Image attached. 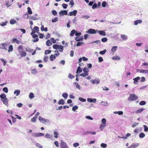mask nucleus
I'll return each instance as SVG.
<instances>
[{
    "label": "nucleus",
    "mask_w": 148,
    "mask_h": 148,
    "mask_svg": "<svg viewBox=\"0 0 148 148\" xmlns=\"http://www.w3.org/2000/svg\"><path fill=\"white\" fill-rule=\"evenodd\" d=\"M98 30H95V29H89L86 33L89 34H95L97 32Z\"/></svg>",
    "instance_id": "20e7f679"
},
{
    "label": "nucleus",
    "mask_w": 148,
    "mask_h": 148,
    "mask_svg": "<svg viewBox=\"0 0 148 148\" xmlns=\"http://www.w3.org/2000/svg\"><path fill=\"white\" fill-rule=\"evenodd\" d=\"M143 127L144 128V130L145 132H147L148 131V127L146 125H143Z\"/></svg>",
    "instance_id": "bf43d9fd"
},
{
    "label": "nucleus",
    "mask_w": 148,
    "mask_h": 148,
    "mask_svg": "<svg viewBox=\"0 0 148 148\" xmlns=\"http://www.w3.org/2000/svg\"><path fill=\"white\" fill-rule=\"evenodd\" d=\"M3 91L6 93H7L8 92V88L6 87L3 88Z\"/></svg>",
    "instance_id": "e2e57ef3"
},
{
    "label": "nucleus",
    "mask_w": 148,
    "mask_h": 148,
    "mask_svg": "<svg viewBox=\"0 0 148 148\" xmlns=\"http://www.w3.org/2000/svg\"><path fill=\"white\" fill-rule=\"evenodd\" d=\"M19 53H20V55L21 56V57H25L26 55V53L25 52L23 51H19Z\"/></svg>",
    "instance_id": "ddd939ff"
},
{
    "label": "nucleus",
    "mask_w": 148,
    "mask_h": 148,
    "mask_svg": "<svg viewBox=\"0 0 148 148\" xmlns=\"http://www.w3.org/2000/svg\"><path fill=\"white\" fill-rule=\"evenodd\" d=\"M97 32H98L99 34L101 35L105 36L106 35V33L103 31H98V30Z\"/></svg>",
    "instance_id": "412c9836"
},
{
    "label": "nucleus",
    "mask_w": 148,
    "mask_h": 148,
    "mask_svg": "<svg viewBox=\"0 0 148 148\" xmlns=\"http://www.w3.org/2000/svg\"><path fill=\"white\" fill-rule=\"evenodd\" d=\"M90 82L92 84H95L96 83L97 84H99L100 83V80L99 79L93 80L91 79L90 80Z\"/></svg>",
    "instance_id": "9b49d317"
},
{
    "label": "nucleus",
    "mask_w": 148,
    "mask_h": 148,
    "mask_svg": "<svg viewBox=\"0 0 148 148\" xmlns=\"http://www.w3.org/2000/svg\"><path fill=\"white\" fill-rule=\"evenodd\" d=\"M142 21L141 20H137L134 21V24L135 25H137L138 24H140L142 23Z\"/></svg>",
    "instance_id": "a211bd4d"
},
{
    "label": "nucleus",
    "mask_w": 148,
    "mask_h": 148,
    "mask_svg": "<svg viewBox=\"0 0 148 148\" xmlns=\"http://www.w3.org/2000/svg\"><path fill=\"white\" fill-rule=\"evenodd\" d=\"M75 77L74 76L72 75L71 73H69V74L68 77L70 79H72Z\"/></svg>",
    "instance_id": "a18cd8bd"
},
{
    "label": "nucleus",
    "mask_w": 148,
    "mask_h": 148,
    "mask_svg": "<svg viewBox=\"0 0 148 148\" xmlns=\"http://www.w3.org/2000/svg\"><path fill=\"white\" fill-rule=\"evenodd\" d=\"M31 73L33 74L34 75L36 74L37 73V71L35 69L32 70H31Z\"/></svg>",
    "instance_id": "79ce46f5"
},
{
    "label": "nucleus",
    "mask_w": 148,
    "mask_h": 148,
    "mask_svg": "<svg viewBox=\"0 0 148 148\" xmlns=\"http://www.w3.org/2000/svg\"><path fill=\"white\" fill-rule=\"evenodd\" d=\"M96 43L97 44H100V43H101V41L99 40H97L95 41H93V42H91L90 43V44H92V43Z\"/></svg>",
    "instance_id": "4c0bfd02"
},
{
    "label": "nucleus",
    "mask_w": 148,
    "mask_h": 148,
    "mask_svg": "<svg viewBox=\"0 0 148 148\" xmlns=\"http://www.w3.org/2000/svg\"><path fill=\"white\" fill-rule=\"evenodd\" d=\"M120 58L118 56H115L112 57V59L113 60H119L120 59Z\"/></svg>",
    "instance_id": "ea45409f"
},
{
    "label": "nucleus",
    "mask_w": 148,
    "mask_h": 148,
    "mask_svg": "<svg viewBox=\"0 0 148 148\" xmlns=\"http://www.w3.org/2000/svg\"><path fill=\"white\" fill-rule=\"evenodd\" d=\"M83 39L84 38L83 36L81 37L80 38H79V37L77 36L75 38V40L77 41H82L83 40Z\"/></svg>",
    "instance_id": "4be33fe9"
},
{
    "label": "nucleus",
    "mask_w": 148,
    "mask_h": 148,
    "mask_svg": "<svg viewBox=\"0 0 148 148\" xmlns=\"http://www.w3.org/2000/svg\"><path fill=\"white\" fill-rule=\"evenodd\" d=\"M20 90H15L14 92V93L16 95V96H18L20 94Z\"/></svg>",
    "instance_id": "b1692460"
},
{
    "label": "nucleus",
    "mask_w": 148,
    "mask_h": 148,
    "mask_svg": "<svg viewBox=\"0 0 148 148\" xmlns=\"http://www.w3.org/2000/svg\"><path fill=\"white\" fill-rule=\"evenodd\" d=\"M77 11L76 10H73V11L70 12L69 14H68V16H75L77 13Z\"/></svg>",
    "instance_id": "423d86ee"
},
{
    "label": "nucleus",
    "mask_w": 148,
    "mask_h": 148,
    "mask_svg": "<svg viewBox=\"0 0 148 148\" xmlns=\"http://www.w3.org/2000/svg\"><path fill=\"white\" fill-rule=\"evenodd\" d=\"M36 146L39 148H42V146L40 144L38 143H36Z\"/></svg>",
    "instance_id": "774afa93"
},
{
    "label": "nucleus",
    "mask_w": 148,
    "mask_h": 148,
    "mask_svg": "<svg viewBox=\"0 0 148 148\" xmlns=\"http://www.w3.org/2000/svg\"><path fill=\"white\" fill-rule=\"evenodd\" d=\"M63 46L62 45H59L58 49L60 52H63Z\"/></svg>",
    "instance_id": "c85d7f7f"
},
{
    "label": "nucleus",
    "mask_w": 148,
    "mask_h": 148,
    "mask_svg": "<svg viewBox=\"0 0 148 148\" xmlns=\"http://www.w3.org/2000/svg\"><path fill=\"white\" fill-rule=\"evenodd\" d=\"M101 147L103 148H106L107 147V145L106 144L102 143L101 144Z\"/></svg>",
    "instance_id": "58836bf2"
},
{
    "label": "nucleus",
    "mask_w": 148,
    "mask_h": 148,
    "mask_svg": "<svg viewBox=\"0 0 148 148\" xmlns=\"http://www.w3.org/2000/svg\"><path fill=\"white\" fill-rule=\"evenodd\" d=\"M82 71V70L81 69V67L80 66H79L77 67V69L76 71V73H81Z\"/></svg>",
    "instance_id": "a878e982"
},
{
    "label": "nucleus",
    "mask_w": 148,
    "mask_h": 148,
    "mask_svg": "<svg viewBox=\"0 0 148 148\" xmlns=\"http://www.w3.org/2000/svg\"><path fill=\"white\" fill-rule=\"evenodd\" d=\"M23 17L25 18H27L29 17V15L28 14L26 13L23 14Z\"/></svg>",
    "instance_id": "09e8293b"
},
{
    "label": "nucleus",
    "mask_w": 148,
    "mask_h": 148,
    "mask_svg": "<svg viewBox=\"0 0 148 148\" xmlns=\"http://www.w3.org/2000/svg\"><path fill=\"white\" fill-rule=\"evenodd\" d=\"M144 110V109L141 108L137 110L135 112L136 113H141Z\"/></svg>",
    "instance_id": "e433bc0d"
},
{
    "label": "nucleus",
    "mask_w": 148,
    "mask_h": 148,
    "mask_svg": "<svg viewBox=\"0 0 148 148\" xmlns=\"http://www.w3.org/2000/svg\"><path fill=\"white\" fill-rule=\"evenodd\" d=\"M39 120L41 123H50V121L49 119L42 118L41 116L39 117Z\"/></svg>",
    "instance_id": "f03ea898"
},
{
    "label": "nucleus",
    "mask_w": 148,
    "mask_h": 148,
    "mask_svg": "<svg viewBox=\"0 0 148 148\" xmlns=\"http://www.w3.org/2000/svg\"><path fill=\"white\" fill-rule=\"evenodd\" d=\"M29 19H31L32 20H38V19L36 17H35L34 16H33L29 17Z\"/></svg>",
    "instance_id": "603ef678"
},
{
    "label": "nucleus",
    "mask_w": 148,
    "mask_h": 148,
    "mask_svg": "<svg viewBox=\"0 0 148 148\" xmlns=\"http://www.w3.org/2000/svg\"><path fill=\"white\" fill-rule=\"evenodd\" d=\"M58 103L59 105H64V101L63 99H60L58 101Z\"/></svg>",
    "instance_id": "393cba45"
},
{
    "label": "nucleus",
    "mask_w": 148,
    "mask_h": 148,
    "mask_svg": "<svg viewBox=\"0 0 148 148\" xmlns=\"http://www.w3.org/2000/svg\"><path fill=\"white\" fill-rule=\"evenodd\" d=\"M59 46V45L57 44H54L53 45V49H58Z\"/></svg>",
    "instance_id": "37998d69"
},
{
    "label": "nucleus",
    "mask_w": 148,
    "mask_h": 148,
    "mask_svg": "<svg viewBox=\"0 0 148 148\" xmlns=\"http://www.w3.org/2000/svg\"><path fill=\"white\" fill-rule=\"evenodd\" d=\"M117 46H114L112 47L111 50L112 53H114L115 51L117 50Z\"/></svg>",
    "instance_id": "4468645a"
},
{
    "label": "nucleus",
    "mask_w": 148,
    "mask_h": 148,
    "mask_svg": "<svg viewBox=\"0 0 148 148\" xmlns=\"http://www.w3.org/2000/svg\"><path fill=\"white\" fill-rule=\"evenodd\" d=\"M59 14L60 16L67 15V12L66 10H61L59 12Z\"/></svg>",
    "instance_id": "0eeeda50"
},
{
    "label": "nucleus",
    "mask_w": 148,
    "mask_h": 148,
    "mask_svg": "<svg viewBox=\"0 0 148 148\" xmlns=\"http://www.w3.org/2000/svg\"><path fill=\"white\" fill-rule=\"evenodd\" d=\"M32 135L34 137H41L43 136L44 134L41 133H32Z\"/></svg>",
    "instance_id": "7ed1b4c3"
},
{
    "label": "nucleus",
    "mask_w": 148,
    "mask_h": 148,
    "mask_svg": "<svg viewBox=\"0 0 148 148\" xmlns=\"http://www.w3.org/2000/svg\"><path fill=\"white\" fill-rule=\"evenodd\" d=\"M52 14L54 16H56L57 14V12L54 10H53L51 11Z\"/></svg>",
    "instance_id": "4d7b16f0"
},
{
    "label": "nucleus",
    "mask_w": 148,
    "mask_h": 148,
    "mask_svg": "<svg viewBox=\"0 0 148 148\" xmlns=\"http://www.w3.org/2000/svg\"><path fill=\"white\" fill-rule=\"evenodd\" d=\"M145 136V134L143 132L140 133L139 135V137L140 138H143Z\"/></svg>",
    "instance_id": "c9c22d12"
},
{
    "label": "nucleus",
    "mask_w": 148,
    "mask_h": 148,
    "mask_svg": "<svg viewBox=\"0 0 148 148\" xmlns=\"http://www.w3.org/2000/svg\"><path fill=\"white\" fill-rule=\"evenodd\" d=\"M139 145L138 143H133L127 148H135L138 147Z\"/></svg>",
    "instance_id": "6e6552de"
},
{
    "label": "nucleus",
    "mask_w": 148,
    "mask_h": 148,
    "mask_svg": "<svg viewBox=\"0 0 148 148\" xmlns=\"http://www.w3.org/2000/svg\"><path fill=\"white\" fill-rule=\"evenodd\" d=\"M106 126V124H101L100 127V129L101 131L103 130L104 127Z\"/></svg>",
    "instance_id": "c756f323"
},
{
    "label": "nucleus",
    "mask_w": 148,
    "mask_h": 148,
    "mask_svg": "<svg viewBox=\"0 0 148 148\" xmlns=\"http://www.w3.org/2000/svg\"><path fill=\"white\" fill-rule=\"evenodd\" d=\"M13 46L12 45H10L9 47V49L8 50V52H10V51H12L13 50Z\"/></svg>",
    "instance_id": "3c124183"
},
{
    "label": "nucleus",
    "mask_w": 148,
    "mask_h": 148,
    "mask_svg": "<svg viewBox=\"0 0 148 148\" xmlns=\"http://www.w3.org/2000/svg\"><path fill=\"white\" fill-rule=\"evenodd\" d=\"M29 97L30 99H32L34 97V94L32 92H30L29 94Z\"/></svg>",
    "instance_id": "473e14b6"
},
{
    "label": "nucleus",
    "mask_w": 148,
    "mask_h": 148,
    "mask_svg": "<svg viewBox=\"0 0 148 148\" xmlns=\"http://www.w3.org/2000/svg\"><path fill=\"white\" fill-rule=\"evenodd\" d=\"M48 56H45L44 57V58H43L44 61V62H47L48 61Z\"/></svg>",
    "instance_id": "6e6d98bb"
},
{
    "label": "nucleus",
    "mask_w": 148,
    "mask_h": 148,
    "mask_svg": "<svg viewBox=\"0 0 148 148\" xmlns=\"http://www.w3.org/2000/svg\"><path fill=\"white\" fill-rule=\"evenodd\" d=\"M137 72H140V73H145V70L144 69H137Z\"/></svg>",
    "instance_id": "5fc2aeb1"
},
{
    "label": "nucleus",
    "mask_w": 148,
    "mask_h": 148,
    "mask_svg": "<svg viewBox=\"0 0 148 148\" xmlns=\"http://www.w3.org/2000/svg\"><path fill=\"white\" fill-rule=\"evenodd\" d=\"M79 100L82 102H85L86 101V99H83L81 97H79L78 98Z\"/></svg>",
    "instance_id": "680f3d73"
},
{
    "label": "nucleus",
    "mask_w": 148,
    "mask_h": 148,
    "mask_svg": "<svg viewBox=\"0 0 148 148\" xmlns=\"http://www.w3.org/2000/svg\"><path fill=\"white\" fill-rule=\"evenodd\" d=\"M83 71L84 73H85L87 74H88L89 70L87 68L85 67L83 69Z\"/></svg>",
    "instance_id": "bb28decb"
},
{
    "label": "nucleus",
    "mask_w": 148,
    "mask_h": 148,
    "mask_svg": "<svg viewBox=\"0 0 148 148\" xmlns=\"http://www.w3.org/2000/svg\"><path fill=\"white\" fill-rule=\"evenodd\" d=\"M121 38L123 40H126L128 39L127 36L125 35L121 34Z\"/></svg>",
    "instance_id": "aec40b11"
},
{
    "label": "nucleus",
    "mask_w": 148,
    "mask_h": 148,
    "mask_svg": "<svg viewBox=\"0 0 148 148\" xmlns=\"http://www.w3.org/2000/svg\"><path fill=\"white\" fill-rule=\"evenodd\" d=\"M1 101H2L4 104L6 105L7 106H8V100L7 98L5 99L2 100Z\"/></svg>",
    "instance_id": "1a4fd4ad"
},
{
    "label": "nucleus",
    "mask_w": 148,
    "mask_h": 148,
    "mask_svg": "<svg viewBox=\"0 0 148 148\" xmlns=\"http://www.w3.org/2000/svg\"><path fill=\"white\" fill-rule=\"evenodd\" d=\"M0 97L1 99V100L7 98L6 95L4 93H2L0 95Z\"/></svg>",
    "instance_id": "f3484780"
},
{
    "label": "nucleus",
    "mask_w": 148,
    "mask_h": 148,
    "mask_svg": "<svg viewBox=\"0 0 148 148\" xmlns=\"http://www.w3.org/2000/svg\"><path fill=\"white\" fill-rule=\"evenodd\" d=\"M60 146L61 148H68L67 144L64 141L61 140Z\"/></svg>",
    "instance_id": "39448f33"
},
{
    "label": "nucleus",
    "mask_w": 148,
    "mask_h": 148,
    "mask_svg": "<svg viewBox=\"0 0 148 148\" xmlns=\"http://www.w3.org/2000/svg\"><path fill=\"white\" fill-rule=\"evenodd\" d=\"M56 58L55 55H51L49 57L50 60L51 61H53V60L55 59Z\"/></svg>",
    "instance_id": "cd10ccee"
},
{
    "label": "nucleus",
    "mask_w": 148,
    "mask_h": 148,
    "mask_svg": "<svg viewBox=\"0 0 148 148\" xmlns=\"http://www.w3.org/2000/svg\"><path fill=\"white\" fill-rule=\"evenodd\" d=\"M131 134L129 133H127L126 135V136H124L123 137H121V138H123L125 139H126L127 138V137L131 136Z\"/></svg>",
    "instance_id": "7c9ffc66"
},
{
    "label": "nucleus",
    "mask_w": 148,
    "mask_h": 148,
    "mask_svg": "<svg viewBox=\"0 0 148 148\" xmlns=\"http://www.w3.org/2000/svg\"><path fill=\"white\" fill-rule=\"evenodd\" d=\"M140 79V77H136L134 78L133 79V80H134V83L135 84H137L138 83V80Z\"/></svg>",
    "instance_id": "f8f14e48"
},
{
    "label": "nucleus",
    "mask_w": 148,
    "mask_h": 148,
    "mask_svg": "<svg viewBox=\"0 0 148 148\" xmlns=\"http://www.w3.org/2000/svg\"><path fill=\"white\" fill-rule=\"evenodd\" d=\"M26 51H28L29 52H31L33 51V49H31V48L29 47H27L26 48Z\"/></svg>",
    "instance_id": "2f4dec72"
},
{
    "label": "nucleus",
    "mask_w": 148,
    "mask_h": 148,
    "mask_svg": "<svg viewBox=\"0 0 148 148\" xmlns=\"http://www.w3.org/2000/svg\"><path fill=\"white\" fill-rule=\"evenodd\" d=\"M62 96L66 99L68 96V94L67 93H64L62 94Z\"/></svg>",
    "instance_id": "f704fd0d"
},
{
    "label": "nucleus",
    "mask_w": 148,
    "mask_h": 148,
    "mask_svg": "<svg viewBox=\"0 0 148 148\" xmlns=\"http://www.w3.org/2000/svg\"><path fill=\"white\" fill-rule=\"evenodd\" d=\"M58 18L57 17H56L52 19V22L53 23H55L58 21Z\"/></svg>",
    "instance_id": "13d9d810"
},
{
    "label": "nucleus",
    "mask_w": 148,
    "mask_h": 148,
    "mask_svg": "<svg viewBox=\"0 0 148 148\" xmlns=\"http://www.w3.org/2000/svg\"><path fill=\"white\" fill-rule=\"evenodd\" d=\"M88 74H86L84 73L79 74V76H82L84 77H85L86 76H88Z\"/></svg>",
    "instance_id": "052dcab7"
},
{
    "label": "nucleus",
    "mask_w": 148,
    "mask_h": 148,
    "mask_svg": "<svg viewBox=\"0 0 148 148\" xmlns=\"http://www.w3.org/2000/svg\"><path fill=\"white\" fill-rule=\"evenodd\" d=\"M44 137L47 138L51 139V138L53 137V135H52L47 134L45 135Z\"/></svg>",
    "instance_id": "6ab92c4d"
},
{
    "label": "nucleus",
    "mask_w": 148,
    "mask_h": 148,
    "mask_svg": "<svg viewBox=\"0 0 148 148\" xmlns=\"http://www.w3.org/2000/svg\"><path fill=\"white\" fill-rule=\"evenodd\" d=\"M106 121L105 118H103L102 119L101 122L103 124H106Z\"/></svg>",
    "instance_id": "69168bd1"
},
{
    "label": "nucleus",
    "mask_w": 148,
    "mask_h": 148,
    "mask_svg": "<svg viewBox=\"0 0 148 148\" xmlns=\"http://www.w3.org/2000/svg\"><path fill=\"white\" fill-rule=\"evenodd\" d=\"M88 101L90 102L95 103L96 102V99H92L91 98H88L87 99Z\"/></svg>",
    "instance_id": "9d476101"
},
{
    "label": "nucleus",
    "mask_w": 148,
    "mask_h": 148,
    "mask_svg": "<svg viewBox=\"0 0 148 148\" xmlns=\"http://www.w3.org/2000/svg\"><path fill=\"white\" fill-rule=\"evenodd\" d=\"M146 103V102L145 101H142L140 102L139 104L141 106H143L145 105Z\"/></svg>",
    "instance_id": "49530a36"
},
{
    "label": "nucleus",
    "mask_w": 148,
    "mask_h": 148,
    "mask_svg": "<svg viewBox=\"0 0 148 148\" xmlns=\"http://www.w3.org/2000/svg\"><path fill=\"white\" fill-rule=\"evenodd\" d=\"M101 103L102 105L105 106H107L108 105V103L107 102L103 101L101 102Z\"/></svg>",
    "instance_id": "8fccbe9b"
},
{
    "label": "nucleus",
    "mask_w": 148,
    "mask_h": 148,
    "mask_svg": "<svg viewBox=\"0 0 148 148\" xmlns=\"http://www.w3.org/2000/svg\"><path fill=\"white\" fill-rule=\"evenodd\" d=\"M73 84L75 85L76 87L78 89L80 90L81 88V86L79 85L78 83L77 82L73 83Z\"/></svg>",
    "instance_id": "2eb2a0df"
},
{
    "label": "nucleus",
    "mask_w": 148,
    "mask_h": 148,
    "mask_svg": "<svg viewBox=\"0 0 148 148\" xmlns=\"http://www.w3.org/2000/svg\"><path fill=\"white\" fill-rule=\"evenodd\" d=\"M138 98V97L135 94H131L128 98L127 100L129 101H133L137 99Z\"/></svg>",
    "instance_id": "f257e3e1"
},
{
    "label": "nucleus",
    "mask_w": 148,
    "mask_h": 148,
    "mask_svg": "<svg viewBox=\"0 0 148 148\" xmlns=\"http://www.w3.org/2000/svg\"><path fill=\"white\" fill-rule=\"evenodd\" d=\"M58 133L57 132H54V137L56 138H57L58 137Z\"/></svg>",
    "instance_id": "338daca9"
},
{
    "label": "nucleus",
    "mask_w": 148,
    "mask_h": 148,
    "mask_svg": "<svg viewBox=\"0 0 148 148\" xmlns=\"http://www.w3.org/2000/svg\"><path fill=\"white\" fill-rule=\"evenodd\" d=\"M7 43H2L0 44V48L2 49H5L7 46Z\"/></svg>",
    "instance_id": "dca6fc26"
},
{
    "label": "nucleus",
    "mask_w": 148,
    "mask_h": 148,
    "mask_svg": "<svg viewBox=\"0 0 148 148\" xmlns=\"http://www.w3.org/2000/svg\"><path fill=\"white\" fill-rule=\"evenodd\" d=\"M27 12L29 14H32V12L31 10V8L29 7H28L27 8Z\"/></svg>",
    "instance_id": "a19ab883"
},
{
    "label": "nucleus",
    "mask_w": 148,
    "mask_h": 148,
    "mask_svg": "<svg viewBox=\"0 0 148 148\" xmlns=\"http://www.w3.org/2000/svg\"><path fill=\"white\" fill-rule=\"evenodd\" d=\"M106 51L107 50L106 49H104L102 51H100L99 53L100 54L103 55L106 53Z\"/></svg>",
    "instance_id": "864d4df0"
},
{
    "label": "nucleus",
    "mask_w": 148,
    "mask_h": 148,
    "mask_svg": "<svg viewBox=\"0 0 148 148\" xmlns=\"http://www.w3.org/2000/svg\"><path fill=\"white\" fill-rule=\"evenodd\" d=\"M52 44V43L49 40H48L46 43V45L48 46H51Z\"/></svg>",
    "instance_id": "5701e85b"
},
{
    "label": "nucleus",
    "mask_w": 148,
    "mask_h": 148,
    "mask_svg": "<svg viewBox=\"0 0 148 148\" xmlns=\"http://www.w3.org/2000/svg\"><path fill=\"white\" fill-rule=\"evenodd\" d=\"M78 108V106H77L75 105L73 106L72 109V110L74 111H75Z\"/></svg>",
    "instance_id": "de8ad7c7"
},
{
    "label": "nucleus",
    "mask_w": 148,
    "mask_h": 148,
    "mask_svg": "<svg viewBox=\"0 0 148 148\" xmlns=\"http://www.w3.org/2000/svg\"><path fill=\"white\" fill-rule=\"evenodd\" d=\"M76 32V31L75 30V29L72 30L71 32L70 35L71 36H73L75 34V33Z\"/></svg>",
    "instance_id": "72a5a7b5"
},
{
    "label": "nucleus",
    "mask_w": 148,
    "mask_h": 148,
    "mask_svg": "<svg viewBox=\"0 0 148 148\" xmlns=\"http://www.w3.org/2000/svg\"><path fill=\"white\" fill-rule=\"evenodd\" d=\"M16 21L14 19H12L10 21V23L11 24L13 25L16 23Z\"/></svg>",
    "instance_id": "c03bdc74"
},
{
    "label": "nucleus",
    "mask_w": 148,
    "mask_h": 148,
    "mask_svg": "<svg viewBox=\"0 0 148 148\" xmlns=\"http://www.w3.org/2000/svg\"><path fill=\"white\" fill-rule=\"evenodd\" d=\"M6 5L7 6V7H9L11 5V3L10 1H8L5 3Z\"/></svg>",
    "instance_id": "0e129e2a"
}]
</instances>
